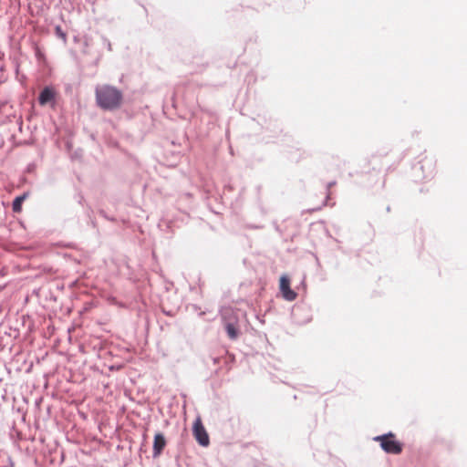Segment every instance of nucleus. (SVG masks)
Wrapping results in <instances>:
<instances>
[{
  "label": "nucleus",
  "instance_id": "obj_2",
  "mask_svg": "<svg viewBox=\"0 0 467 467\" xmlns=\"http://www.w3.org/2000/svg\"><path fill=\"white\" fill-rule=\"evenodd\" d=\"M374 440L380 443V447L387 453L400 454L402 451V444L395 440V435L391 432L377 436Z\"/></svg>",
  "mask_w": 467,
  "mask_h": 467
},
{
  "label": "nucleus",
  "instance_id": "obj_7",
  "mask_svg": "<svg viewBox=\"0 0 467 467\" xmlns=\"http://www.w3.org/2000/svg\"><path fill=\"white\" fill-rule=\"evenodd\" d=\"M26 198V195L23 194V195L17 196L14 200L13 204H12V208H13V211L15 213H20L21 212V210H22V203H23V202L25 201Z\"/></svg>",
  "mask_w": 467,
  "mask_h": 467
},
{
  "label": "nucleus",
  "instance_id": "obj_5",
  "mask_svg": "<svg viewBox=\"0 0 467 467\" xmlns=\"http://www.w3.org/2000/svg\"><path fill=\"white\" fill-rule=\"evenodd\" d=\"M166 446V440L162 433H156L153 441V456L161 455Z\"/></svg>",
  "mask_w": 467,
  "mask_h": 467
},
{
  "label": "nucleus",
  "instance_id": "obj_6",
  "mask_svg": "<svg viewBox=\"0 0 467 467\" xmlns=\"http://www.w3.org/2000/svg\"><path fill=\"white\" fill-rule=\"evenodd\" d=\"M55 97L54 91L49 88H45L38 98V101L40 105H46L49 101H51Z\"/></svg>",
  "mask_w": 467,
  "mask_h": 467
},
{
  "label": "nucleus",
  "instance_id": "obj_8",
  "mask_svg": "<svg viewBox=\"0 0 467 467\" xmlns=\"http://www.w3.org/2000/svg\"><path fill=\"white\" fill-rule=\"evenodd\" d=\"M226 331H227L228 337L231 339H235L237 337V330L233 324L229 323L226 325Z\"/></svg>",
  "mask_w": 467,
  "mask_h": 467
},
{
  "label": "nucleus",
  "instance_id": "obj_9",
  "mask_svg": "<svg viewBox=\"0 0 467 467\" xmlns=\"http://www.w3.org/2000/svg\"><path fill=\"white\" fill-rule=\"evenodd\" d=\"M56 32H57V35L61 37L63 40H66L67 38V35L62 31L61 27L59 26H57L56 27Z\"/></svg>",
  "mask_w": 467,
  "mask_h": 467
},
{
  "label": "nucleus",
  "instance_id": "obj_1",
  "mask_svg": "<svg viewBox=\"0 0 467 467\" xmlns=\"http://www.w3.org/2000/svg\"><path fill=\"white\" fill-rule=\"evenodd\" d=\"M96 102L104 110H114L122 105V92L110 85L98 86L95 90Z\"/></svg>",
  "mask_w": 467,
  "mask_h": 467
},
{
  "label": "nucleus",
  "instance_id": "obj_4",
  "mask_svg": "<svg viewBox=\"0 0 467 467\" xmlns=\"http://www.w3.org/2000/svg\"><path fill=\"white\" fill-rule=\"evenodd\" d=\"M280 290L286 300L293 301L296 298V293L290 288V279L286 275L280 278Z\"/></svg>",
  "mask_w": 467,
  "mask_h": 467
},
{
  "label": "nucleus",
  "instance_id": "obj_3",
  "mask_svg": "<svg viewBox=\"0 0 467 467\" xmlns=\"http://www.w3.org/2000/svg\"><path fill=\"white\" fill-rule=\"evenodd\" d=\"M192 432L195 440L201 446L206 447L209 445V436L200 417H198L193 422Z\"/></svg>",
  "mask_w": 467,
  "mask_h": 467
}]
</instances>
